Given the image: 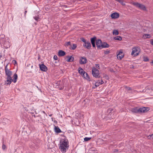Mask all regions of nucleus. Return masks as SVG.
I'll return each mask as SVG.
<instances>
[{
	"label": "nucleus",
	"instance_id": "nucleus-38",
	"mask_svg": "<svg viewBox=\"0 0 153 153\" xmlns=\"http://www.w3.org/2000/svg\"><path fill=\"white\" fill-rule=\"evenodd\" d=\"M53 59L55 60H57L58 59V57L56 55H55L54 56Z\"/></svg>",
	"mask_w": 153,
	"mask_h": 153
},
{
	"label": "nucleus",
	"instance_id": "nucleus-30",
	"mask_svg": "<svg viewBox=\"0 0 153 153\" xmlns=\"http://www.w3.org/2000/svg\"><path fill=\"white\" fill-rule=\"evenodd\" d=\"M80 40L81 41H82V42H83L84 43L85 42L87 41V40H86L84 38H80Z\"/></svg>",
	"mask_w": 153,
	"mask_h": 153
},
{
	"label": "nucleus",
	"instance_id": "nucleus-37",
	"mask_svg": "<svg viewBox=\"0 0 153 153\" xmlns=\"http://www.w3.org/2000/svg\"><path fill=\"white\" fill-rule=\"evenodd\" d=\"M143 38H144V39L148 38L147 37V34L143 35Z\"/></svg>",
	"mask_w": 153,
	"mask_h": 153
},
{
	"label": "nucleus",
	"instance_id": "nucleus-25",
	"mask_svg": "<svg viewBox=\"0 0 153 153\" xmlns=\"http://www.w3.org/2000/svg\"><path fill=\"white\" fill-rule=\"evenodd\" d=\"M113 35L117 36L119 34V32L117 30H114L113 31Z\"/></svg>",
	"mask_w": 153,
	"mask_h": 153
},
{
	"label": "nucleus",
	"instance_id": "nucleus-45",
	"mask_svg": "<svg viewBox=\"0 0 153 153\" xmlns=\"http://www.w3.org/2000/svg\"><path fill=\"white\" fill-rule=\"evenodd\" d=\"M13 62H14L15 63H16V61L15 60H13Z\"/></svg>",
	"mask_w": 153,
	"mask_h": 153
},
{
	"label": "nucleus",
	"instance_id": "nucleus-3",
	"mask_svg": "<svg viewBox=\"0 0 153 153\" xmlns=\"http://www.w3.org/2000/svg\"><path fill=\"white\" fill-rule=\"evenodd\" d=\"M131 4L137 7H138L141 10H143L144 11L146 10V8L145 6L143 4H140L138 2H133L131 3Z\"/></svg>",
	"mask_w": 153,
	"mask_h": 153
},
{
	"label": "nucleus",
	"instance_id": "nucleus-4",
	"mask_svg": "<svg viewBox=\"0 0 153 153\" xmlns=\"http://www.w3.org/2000/svg\"><path fill=\"white\" fill-rule=\"evenodd\" d=\"M92 74L93 76L95 77H98L100 78V76L99 75V71L96 68L94 67L92 68Z\"/></svg>",
	"mask_w": 153,
	"mask_h": 153
},
{
	"label": "nucleus",
	"instance_id": "nucleus-12",
	"mask_svg": "<svg viewBox=\"0 0 153 153\" xmlns=\"http://www.w3.org/2000/svg\"><path fill=\"white\" fill-rule=\"evenodd\" d=\"M39 67L40 70L42 71H46L48 70L47 68L44 64L39 65Z\"/></svg>",
	"mask_w": 153,
	"mask_h": 153
},
{
	"label": "nucleus",
	"instance_id": "nucleus-14",
	"mask_svg": "<svg viewBox=\"0 0 153 153\" xmlns=\"http://www.w3.org/2000/svg\"><path fill=\"white\" fill-rule=\"evenodd\" d=\"M111 16L113 19H115L118 18L119 16L118 13H114L111 14Z\"/></svg>",
	"mask_w": 153,
	"mask_h": 153
},
{
	"label": "nucleus",
	"instance_id": "nucleus-11",
	"mask_svg": "<svg viewBox=\"0 0 153 153\" xmlns=\"http://www.w3.org/2000/svg\"><path fill=\"white\" fill-rule=\"evenodd\" d=\"M6 41V38L5 35L3 34H1L0 35V41L2 44H4Z\"/></svg>",
	"mask_w": 153,
	"mask_h": 153
},
{
	"label": "nucleus",
	"instance_id": "nucleus-20",
	"mask_svg": "<svg viewBox=\"0 0 153 153\" xmlns=\"http://www.w3.org/2000/svg\"><path fill=\"white\" fill-rule=\"evenodd\" d=\"M67 57L68 58V59L67 60V62H69L73 61L74 58L73 57H72V56H67Z\"/></svg>",
	"mask_w": 153,
	"mask_h": 153
},
{
	"label": "nucleus",
	"instance_id": "nucleus-2",
	"mask_svg": "<svg viewBox=\"0 0 153 153\" xmlns=\"http://www.w3.org/2000/svg\"><path fill=\"white\" fill-rule=\"evenodd\" d=\"M59 149L63 153H65L69 146V142L65 138H61L59 144Z\"/></svg>",
	"mask_w": 153,
	"mask_h": 153
},
{
	"label": "nucleus",
	"instance_id": "nucleus-36",
	"mask_svg": "<svg viewBox=\"0 0 153 153\" xmlns=\"http://www.w3.org/2000/svg\"><path fill=\"white\" fill-rule=\"evenodd\" d=\"M109 53H110V51H108V50H107L106 51H105V52H104V53L105 54H108Z\"/></svg>",
	"mask_w": 153,
	"mask_h": 153
},
{
	"label": "nucleus",
	"instance_id": "nucleus-17",
	"mask_svg": "<svg viewBox=\"0 0 153 153\" xmlns=\"http://www.w3.org/2000/svg\"><path fill=\"white\" fill-rule=\"evenodd\" d=\"M65 52L62 50L59 51L58 52V55L59 56H65Z\"/></svg>",
	"mask_w": 153,
	"mask_h": 153
},
{
	"label": "nucleus",
	"instance_id": "nucleus-28",
	"mask_svg": "<svg viewBox=\"0 0 153 153\" xmlns=\"http://www.w3.org/2000/svg\"><path fill=\"white\" fill-rule=\"evenodd\" d=\"M91 138L90 137H85L84 138V140L85 141H87L90 140Z\"/></svg>",
	"mask_w": 153,
	"mask_h": 153
},
{
	"label": "nucleus",
	"instance_id": "nucleus-33",
	"mask_svg": "<svg viewBox=\"0 0 153 153\" xmlns=\"http://www.w3.org/2000/svg\"><path fill=\"white\" fill-rule=\"evenodd\" d=\"M6 148V146L5 145L4 143H3V144H2V149H3V150H4V149H5Z\"/></svg>",
	"mask_w": 153,
	"mask_h": 153
},
{
	"label": "nucleus",
	"instance_id": "nucleus-15",
	"mask_svg": "<svg viewBox=\"0 0 153 153\" xmlns=\"http://www.w3.org/2000/svg\"><path fill=\"white\" fill-rule=\"evenodd\" d=\"M96 39L97 38L96 36H94L91 39V43L93 47H95V41L96 40Z\"/></svg>",
	"mask_w": 153,
	"mask_h": 153
},
{
	"label": "nucleus",
	"instance_id": "nucleus-42",
	"mask_svg": "<svg viewBox=\"0 0 153 153\" xmlns=\"http://www.w3.org/2000/svg\"><path fill=\"white\" fill-rule=\"evenodd\" d=\"M150 43L152 45H153V39H152V40L151 41Z\"/></svg>",
	"mask_w": 153,
	"mask_h": 153
},
{
	"label": "nucleus",
	"instance_id": "nucleus-26",
	"mask_svg": "<svg viewBox=\"0 0 153 153\" xmlns=\"http://www.w3.org/2000/svg\"><path fill=\"white\" fill-rule=\"evenodd\" d=\"M65 45L66 47H68L69 46H71V42L70 41L66 42Z\"/></svg>",
	"mask_w": 153,
	"mask_h": 153
},
{
	"label": "nucleus",
	"instance_id": "nucleus-40",
	"mask_svg": "<svg viewBox=\"0 0 153 153\" xmlns=\"http://www.w3.org/2000/svg\"><path fill=\"white\" fill-rule=\"evenodd\" d=\"M59 83L60 82H58L56 83V85H57V86H59Z\"/></svg>",
	"mask_w": 153,
	"mask_h": 153
},
{
	"label": "nucleus",
	"instance_id": "nucleus-19",
	"mask_svg": "<svg viewBox=\"0 0 153 153\" xmlns=\"http://www.w3.org/2000/svg\"><path fill=\"white\" fill-rule=\"evenodd\" d=\"M54 130L55 132L57 133H60L62 132L61 129L58 126H55Z\"/></svg>",
	"mask_w": 153,
	"mask_h": 153
},
{
	"label": "nucleus",
	"instance_id": "nucleus-39",
	"mask_svg": "<svg viewBox=\"0 0 153 153\" xmlns=\"http://www.w3.org/2000/svg\"><path fill=\"white\" fill-rule=\"evenodd\" d=\"M96 67L97 68H98V69L100 68V65H99L98 64H96Z\"/></svg>",
	"mask_w": 153,
	"mask_h": 153
},
{
	"label": "nucleus",
	"instance_id": "nucleus-35",
	"mask_svg": "<svg viewBox=\"0 0 153 153\" xmlns=\"http://www.w3.org/2000/svg\"><path fill=\"white\" fill-rule=\"evenodd\" d=\"M126 89L128 90V91H129V90H131V88L129 87H126V86L125 87Z\"/></svg>",
	"mask_w": 153,
	"mask_h": 153
},
{
	"label": "nucleus",
	"instance_id": "nucleus-46",
	"mask_svg": "<svg viewBox=\"0 0 153 153\" xmlns=\"http://www.w3.org/2000/svg\"><path fill=\"white\" fill-rule=\"evenodd\" d=\"M142 92H146V90H145V89L143 90L142 91Z\"/></svg>",
	"mask_w": 153,
	"mask_h": 153
},
{
	"label": "nucleus",
	"instance_id": "nucleus-51",
	"mask_svg": "<svg viewBox=\"0 0 153 153\" xmlns=\"http://www.w3.org/2000/svg\"><path fill=\"white\" fill-rule=\"evenodd\" d=\"M62 88H60V90H62Z\"/></svg>",
	"mask_w": 153,
	"mask_h": 153
},
{
	"label": "nucleus",
	"instance_id": "nucleus-44",
	"mask_svg": "<svg viewBox=\"0 0 153 153\" xmlns=\"http://www.w3.org/2000/svg\"><path fill=\"white\" fill-rule=\"evenodd\" d=\"M2 143H4V138H2Z\"/></svg>",
	"mask_w": 153,
	"mask_h": 153
},
{
	"label": "nucleus",
	"instance_id": "nucleus-13",
	"mask_svg": "<svg viewBox=\"0 0 153 153\" xmlns=\"http://www.w3.org/2000/svg\"><path fill=\"white\" fill-rule=\"evenodd\" d=\"M124 57V54L123 53V52L122 51H120L117 54V57L118 59H119L120 60L123 57Z\"/></svg>",
	"mask_w": 153,
	"mask_h": 153
},
{
	"label": "nucleus",
	"instance_id": "nucleus-18",
	"mask_svg": "<svg viewBox=\"0 0 153 153\" xmlns=\"http://www.w3.org/2000/svg\"><path fill=\"white\" fill-rule=\"evenodd\" d=\"M85 79L88 81H90V78L89 76V75L88 74V73L86 72H85L83 75L82 76Z\"/></svg>",
	"mask_w": 153,
	"mask_h": 153
},
{
	"label": "nucleus",
	"instance_id": "nucleus-48",
	"mask_svg": "<svg viewBox=\"0 0 153 153\" xmlns=\"http://www.w3.org/2000/svg\"><path fill=\"white\" fill-rule=\"evenodd\" d=\"M104 77H108L107 75L106 74H105V76H104Z\"/></svg>",
	"mask_w": 153,
	"mask_h": 153
},
{
	"label": "nucleus",
	"instance_id": "nucleus-10",
	"mask_svg": "<svg viewBox=\"0 0 153 153\" xmlns=\"http://www.w3.org/2000/svg\"><path fill=\"white\" fill-rule=\"evenodd\" d=\"M87 59L85 57H82L79 60V63L80 64H85L87 63Z\"/></svg>",
	"mask_w": 153,
	"mask_h": 153
},
{
	"label": "nucleus",
	"instance_id": "nucleus-1",
	"mask_svg": "<svg viewBox=\"0 0 153 153\" xmlns=\"http://www.w3.org/2000/svg\"><path fill=\"white\" fill-rule=\"evenodd\" d=\"M7 65L5 67V70L6 77V80L5 81V84L6 85L10 84L12 82L16 83L18 78L17 75L15 73L13 76V79L11 76L12 74V72L7 68Z\"/></svg>",
	"mask_w": 153,
	"mask_h": 153
},
{
	"label": "nucleus",
	"instance_id": "nucleus-50",
	"mask_svg": "<svg viewBox=\"0 0 153 153\" xmlns=\"http://www.w3.org/2000/svg\"><path fill=\"white\" fill-rule=\"evenodd\" d=\"M151 63H152V64L153 65V61H152L151 62Z\"/></svg>",
	"mask_w": 153,
	"mask_h": 153
},
{
	"label": "nucleus",
	"instance_id": "nucleus-29",
	"mask_svg": "<svg viewBox=\"0 0 153 153\" xmlns=\"http://www.w3.org/2000/svg\"><path fill=\"white\" fill-rule=\"evenodd\" d=\"M118 2H120L123 5H125V4L123 2V0H119Z\"/></svg>",
	"mask_w": 153,
	"mask_h": 153
},
{
	"label": "nucleus",
	"instance_id": "nucleus-8",
	"mask_svg": "<svg viewBox=\"0 0 153 153\" xmlns=\"http://www.w3.org/2000/svg\"><path fill=\"white\" fill-rule=\"evenodd\" d=\"M83 46L85 48L90 49L91 48V45L90 42L87 41L85 42L83 44Z\"/></svg>",
	"mask_w": 153,
	"mask_h": 153
},
{
	"label": "nucleus",
	"instance_id": "nucleus-23",
	"mask_svg": "<svg viewBox=\"0 0 153 153\" xmlns=\"http://www.w3.org/2000/svg\"><path fill=\"white\" fill-rule=\"evenodd\" d=\"M139 108L136 107L132 109V111L133 112L135 113H139Z\"/></svg>",
	"mask_w": 153,
	"mask_h": 153
},
{
	"label": "nucleus",
	"instance_id": "nucleus-7",
	"mask_svg": "<svg viewBox=\"0 0 153 153\" xmlns=\"http://www.w3.org/2000/svg\"><path fill=\"white\" fill-rule=\"evenodd\" d=\"M104 82L102 79H101L100 80H98L95 82V85L93 87V88H96L100 85L102 84Z\"/></svg>",
	"mask_w": 153,
	"mask_h": 153
},
{
	"label": "nucleus",
	"instance_id": "nucleus-21",
	"mask_svg": "<svg viewBox=\"0 0 153 153\" xmlns=\"http://www.w3.org/2000/svg\"><path fill=\"white\" fill-rule=\"evenodd\" d=\"M77 47V46L76 44H72L71 45L69 48L72 50H74Z\"/></svg>",
	"mask_w": 153,
	"mask_h": 153
},
{
	"label": "nucleus",
	"instance_id": "nucleus-16",
	"mask_svg": "<svg viewBox=\"0 0 153 153\" xmlns=\"http://www.w3.org/2000/svg\"><path fill=\"white\" fill-rule=\"evenodd\" d=\"M109 45L106 42H102V45H101L100 49H101L103 48H109Z\"/></svg>",
	"mask_w": 153,
	"mask_h": 153
},
{
	"label": "nucleus",
	"instance_id": "nucleus-47",
	"mask_svg": "<svg viewBox=\"0 0 153 153\" xmlns=\"http://www.w3.org/2000/svg\"><path fill=\"white\" fill-rule=\"evenodd\" d=\"M27 12V11L26 10L25 12V15Z\"/></svg>",
	"mask_w": 153,
	"mask_h": 153
},
{
	"label": "nucleus",
	"instance_id": "nucleus-34",
	"mask_svg": "<svg viewBox=\"0 0 153 153\" xmlns=\"http://www.w3.org/2000/svg\"><path fill=\"white\" fill-rule=\"evenodd\" d=\"M148 138L150 139H153V134H152L150 135H149L148 136Z\"/></svg>",
	"mask_w": 153,
	"mask_h": 153
},
{
	"label": "nucleus",
	"instance_id": "nucleus-27",
	"mask_svg": "<svg viewBox=\"0 0 153 153\" xmlns=\"http://www.w3.org/2000/svg\"><path fill=\"white\" fill-rule=\"evenodd\" d=\"M33 18L37 21H39V17L37 16H35L33 17Z\"/></svg>",
	"mask_w": 153,
	"mask_h": 153
},
{
	"label": "nucleus",
	"instance_id": "nucleus-5",
	"mask_svg": "<svg viewBox=\"0 0 153 153\" xmlns=\"http://www.w3.org/2000/svg\"><path fill=\"white\" fill-rule=\"evenodd\" d=\"M132 50L131 55H134V56H136L139 54L140 48L138 47H134L132 48Z\"/></svg>",
	"mask_w": 153,
	"mask_h": 153
},
{
	"label": "nucleus",
	"instance_id": "nucleus-6",
	"mask_svg": "<svg viewBox=\"0 0 153 153\" xmlns=\"http://www.w3.org/2000/svg\"><path fill=\"white\" fill-rule=\"evenodd\" d=\"M149 110V108L148 107H143L139 109V113H144Z\"/></svg>",
	"mask_w": 153,
	"mask_h": 153
},
{
	"label": "nucleus",
	"instance_id": "nucleus-22",
	"mask_svg": "<svg viewBox=\"0 0 153 153\" xmlns=\"http://www.w3.org/2000/svg\"><path fill=\"white\" fill-rule=\"evenodd\" d=\"M79 72L81 75H82V76H83V74H84L85 72L81 68H79Z\"/></svg>",
	"mask_w": 153,
	"mask_h": 153
},
{
	"label": "nucleus",
	"instance_id": "nucleus-49",
	"mask_svg": "<svg viewBox=\"0 0 153 153\" xmlns=\"http://www.w3.org/2000/svg\"><path fill=\"white\" fill-rule=\"evenodd\" d=\"M42 112H43V113L44 114H46L45 111H42Z\"/></svg>",
	"mask_w": 153,
	"mask_h": 153
},
{
	"label": "nucleus",
	"instance_id": "nucleus-24",
	"mask_svg": "<svg viewBox=\"0 0 153 153\" xmlns=\"http://www.w3.org/2000/svg\"><path fill=\"white\" fill-rule=\"evenodd\" d=\"M114 38L115 40H118L119 41L121 40L122 39V37L120 36H116L114 37Z\"/></svg>",
	"mask_w": 153,
	"mask_h": 153
},
{
	"label": "nucleus",
	"instance_id": "nucleus-9",
	"mask_svg": "<svg viewBox=\"0 0 153 153\" xmlns=\"http://www.w3.org/2000/svg\"><path fill=\"white\" fill-rule=\"evenodd\" d=\"M102 42L100 39H98L96 40V45L98 49H100L101 45H102Z\"/></svg>",
	"mask_w": 153,
	"mask_h": 153
},
{
	"label": "nucleus",
	"instance_id": "nucleus-41",
	"mask_svg": "<svg viewBox=\"0 0 153 153\" xmlns=\"http://www.w3.org/2000/svg\"><path fill=\"white\" fill-rule=\"evenodd\" d=\"M147 36L148 38H150L151 37L150 35L149 34H147Z\"/></svg>",
	"mask_w": 153,
	"mask_h": 153
},
{
	"label": "nucleus",
	"instance_id": "nucleus-31",
	"mask_svg": "<svg viewBox=\"0 0 153 153\" xmlns=\"http://www.w3.org/2000/svg\"><path fill=\"white\" fill-rule=\"evenodd\" d=\"M144 60L145 61L147 62L149 60V59L147 57H144Z\"/></svg>",
	"mask_w": 153,
	"mask_h": 153
},
{
	"label": "nucleus",
	"instance_id": "nucleus-32",
	"mask_svg": "<svg viewBox=\"0 0 153 153\" xmlns=\"http://www.w3.org/2000/svg\"><path fill=\"white\" fill-rule=\"evenodd\" d=\"M112 110V109L109 108L108 109L107 112L109 113H111V112Z\"/></svg>",
	"mask_w": 153,
	"mask_h": 153
},
{
	"label": "nucleus",
	"instance_id": "nucleus-43",
	"mask_svg": "<svg viewBox=\"0 0 153 153\" xmlns=\"http://www.w3.org/2000/svg\"><path fill=\"white\" fill-rule=\"evenodd\" d=\"M118 150L117 149H115L114 150V152H117L118 151Z\"/></svg>",
	"mask_w": 153,
	"mask_h": 153
}]
</instances>
